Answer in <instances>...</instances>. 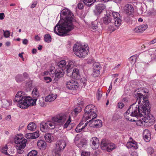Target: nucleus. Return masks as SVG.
<instances>
[{"instance_id": "obj_18", "label": "nucleus", "mask_w": 156, "mask_h": 156, "mask_svg": "<svg viewBox=\"0 0 156 156\" xmlns=\"http://www.w3.org/2000/svg\"><path fill=\"white\" fill-rule=\"evenodd\" d=\"M37 145L39 149L43 150L46 148L47 144L44 140H39L37 142Z\"/></svg>"}, {"instance_id": "obj_5", "label": "nucleus", "mask_w": 156, "mask_h": 156, "mask_svg": "<svg viewBox=\"0 0 156 156\" xmlns=\"http://www.w3.org/2000/svg\"><path fill=\"white\" fill-rule=\"evenodd\" d=\"M136 102L134 103L131 105L129 108L127 110L126 112L124 114V116L126 119L127 120L130 121H135L133 119H130L129 116L135 117H141L144 115L142 108L141 107L142 105H140L141 109L140 106L136 104ZM143 103L142 102L141 104Z\"/></svg>"}, {"instance_id": "obj_29", "label": "nucleus", "mask_w": 156, "mask_h": 156, "mask_svg": "<svg viewBox=\"0 0 156 156\" xmlns=\"http://www.w3.org/2000/svg\"><path fill=\"white\" fill-rule=\"evenodd\" d=\"M66 64V62L64 60H61L57 63V66L59 67L58 68H61L63 69Z\"/></svg>"}, {"instance_id": "obj_17", "label": "nucleus", "mask_w": 156, "mask_h": 156, "mask_svg": "<svg viewBox=\"0 0 156 156\" xmlns=\"http://www.w3.org/2000/svg\"><path fill=\"white\" fill-rule=\"evenodd\" d=\"M64 71L63 69L58 68L55 72V78L58 79L63 76Z\"/></svg>"}, {"instance_id": "obj_28", "label": "nucleus", "mask_w": 156, "mask_h": 156, "mask_svg": "<svg viewBox=\"0 0 156 156\" xmlns=\"http://www.w3.org/2000/svg\"><path fill=\"white\" fill-rule=\"evenodd\" d=\"M36 128V124L33 122H31L29 123L27 126V128L28 130L33 131Z\"/></svg>"}, {"instance_id": "obj_63", "label": "nucleus", "mask_w": 156, "mask_h": 156, "mask_svg": "<svg viewBox=\"0 0 156 156\" xmlns=\"http://www.w3.org/2000/svg\"><path fill=\"white\" fill-rule=\"evenodd\" d=\"M127 145L128 148H131L132 147H133V145L132 144L131 142L127 143Z\"/></svg>"}, {"instance_id": "obj_56", "label": "nucleus", "mask_w": 156, "mask_h": 156, "mask_svg": "<svg viewBox=\"0 0 156 156\" xmlns=\"http://www.w3.org/2000/svg\"><path fill=\"white\" fill-rule=\"evenodd\" d=\"M77 7L79 9H82L83 7V3L80 2L77 5Z\"/></svg>"}, {"instance_id": "obj_55", "label": "nucleus", "mask_w": 156, "mask_h": 156, "mask_svg": "<svg viewBox=\"0 0 156 156\" xmlns=\"http://www.w3.org/2000/svg\"><path fill=\"white\" fill-rule=\"evenodd\" d=\"M23 79L24 80H25L28 79L29 77V76L28 74L26 72L24 73L23 74Z\"/></svg>"}, {"instance_id": "obj_7", "label": "nucleus", "mask_w": 156, "mask_h": 156, "mask_svg": "<svg viewBox=\"0 0 156 156\" xmlns=\"http://www.w3.org/2000/svg\"><path fill=\"white\" fill-rule=\"evenodd\" d=\"M89 47L87 45L84 46L81 45L75 44L73 47V51L75 54L80 58H84L89 52Z\"/></svg>"}, {"instance_id": "obj_10", "label": "nucleus", "mask_w": 156, "mask_h": 156, "mask_svg": "<svg viewBox=\"0 0 156 156\" xmlns=\"http://www.w3.org/2000/svg\"><path fill=\"white\" fill-rule=\"evenodd\" d=\"M111 13H109L108 11H107L105 16L102 18V22L105 25L111 26V30L114 31L115 29L112 27L113 22V19L111 17Z\"/></svg>"}, {"instance_id": "obj_13", "label": "nucleus", "mask_w": 156, "mask_h": 156, "mask_svg": "<svg viewBox=\"0 0 156 156\" xmlns=\"http://www.w3.org/2000/svg\"><path fill=\"white\" fill-rule=\"evenodd\" d=\"M65 141L63 140L58 141L56 143L55 149L56 151H61L63 150L66 146Z\"/></svg>"}, {"instance_id": "obj_48", "label": "nucleus", "mask_w": 156, "mask_h": 156, "mask_svg": "<svg viewBox=\"0 0 156 156\" xmlns=\"http://www.w3.org/2000/svg\"><path fill=\"white\" fill-rule=\"evenodd\" d=\"M4 32V35L5 37L6 38H8L9 37L10 35V33L8 30L5 31L3 30Z\"/></svg>"}, {"instance_id": "obj_38", "label": "nucleus", "mask_w": 156, "mask_h": 156, "mask_svg": "<svg viewBox=\"0 0 156 156\" xmlns=\"http://www.w3.org/2000/svg\"><path fill=\"white\" fill-rule=\"evenodd\" d=\"M95 2V0H83V3L87 5V3H90L87 5L88 6H90Z\"/></svg>"}, {"instance_id": "obj_16", "label": "nucleus", "mask_w": 156, "mask_h": 156, "mask_svg": "<svg viewBox=\"0 0 156 156\" xmlns=\"http://www.w3.org/2000/svg\"><path fill=\"white\" fill-rule=\"evenodd\" d=\"M148 27L147 25L144 24L136 27L134 29V31L136 33H142Z\"/></svg>"}, {"instance_id": "obj_36", "label": "nucleus", "mask_w": 156, "mask_h": 156, "mask_svg": "<svg viewBox=\"0 0 156 156\" xmlns=\"http://www.w3.org/2000/svg\"><path fill=\"white\" fill-rule=\"evenodd\" d=\"M9 101L7 100H4L2 102V107L4 108H6L10 105Z\"/></svg>"}, {"instance_id": "obj_39", "label": "nucleus", "mask_w": 156, "mask_h": 156, "mask_svg": "<svg viewBox=\"0 0 156 156\" xmlns=\"http://www.w3.org/2000/svg\"><path fill=\"white\" fill-rule=\"evenodd\" d=\"M137 57V55H136L131 56L129 58V60L131 61V64H133L136 61V58Z\"/></svg>"}, {"instance_id": "obj_52", "label": "nucleus", "mask_w": 156, "mask_h": 156, "mask_svg": "<svg viewBox=\"0 0 156 156\" xmlns=\"http://www.w3.org/2000/svg\"><path fill=\"white\" fill-rule=\"evenodd\" d=\"M85 127V126H83L81 128V129H78V128L76 129H75V130L76 133H79L82 131H84V129Z\"/></svg>"}, {"instance_id": "obj_1", "label": "nucleus", "mask_w": 156, "mask_h": 156, "mask_svg": "<svg viewBox=\"0 0 156 156\" xmlns=\"http://www.w3.org/2000/svg\"><path fill=\"white\" fill-rule=\"evenodd\" d=\"M73 15L67 9H62L60 13V20L54 28V32L60 36H65L74 28L73 22L75 20Z\"/></svg>"}, {"instance_id": "obj_44", "label": "nucleus", "mask_w": 156, "mask_h": 156, "mask_svg": "<svg viewBox=\"0 0 156 156\" xmlns=\"http://www.w3.org/2000/svg\"><path fill=\"white\" fill-rule=\"evenodd\" d=\"M39 131H36L35 132L32 133L33 134V139H35L38 138L39 136Z\"/></svg>"}, {"instance_id": "obj_40", "label": "nucleus", "mask_w": 156, "mask_h": 156, "mask_svg": "<svg viewBox=\"0 0 156 156\" xmlns=\"http://www.w3.org/2000/svg\"><path fill=\"white\" fill-rule=\"evenodd\" d=\"M71 122V118L70 116H69V119L67 120L66 122L63 125V128H66L68 127L69 126H70V123Z\"/></svg>"}, {"instance_id": "obj_26", "label": "nucleus", "mask_w": 156, "mask_h": 156, "mask_svg": "<svg viewBox=\"0 0 156 156\" xmlns=\"http://www.w3.org/2000/svg\"><path fill=\"white\" fill-rule=\"evenodd\" d=\"M113 25L117 27L118 28L121 24L122 20L120 18H117L115 19H113Z\"/></svg>"}, {"instance_id": "obj_43", "label": "nucleus", "mask_w": 156, "mask_h": 156, "mask_svg": "<svg viewBox=\"0 0 156 156\" xmlns=\"http://www.w3.org/2000/svg\"><path fill=\"white\" fill-rule=\"evenodd\" d=\"M100 73V71L98 69V70H93L92 75L94 77H98Z\"/></svg>"}, {"instance_id": "obj_58", "label": "nucleus", "mask_w": 156, "mask_h": 156, "mask_svg": "<svg viewBox=\"0 0 156 156\" xmlns=\"http://www.w3.org/2000/svg\"><path fill=\"white\" fill-rule=\"evenodd\" d=\"M90 154L88 152H83L81 153V156H89Z\"/></svg>"}, {"instance_id": "obj_11", "label": "nucleus", "mask_w": 156, "mask_h": 156, "mask_svg": "<svg viewBox=\"0 0 156 156\" xmlns=\"http://www.w3.org/2000/svg\"><path fill=\"white\" fill-rule=\"evenodd\" d=\"M101 145L102 149H106L108 152H110L116 148L114 144L109 142L105 139L102 140Z\"/></svg>"}, {"instance_id": "obj_41", "label": "nucleus", "mask_w": 156, "mask_h": 156, "mask_svg": "<svg viewBox=\"0 0 156 156\" xmlns=\"http://www.w3.org/2000/svg\"><path fill=\"white\" fill-rule=\"evenodd\" d=\"M37 152L36 150H34L30 152L27 156H37Z\"/></svg>"}, {"instance_id": "obj_8", "label": "nucleus", "mask_w": 156, "mask_h": 156, "mask_svg": "<svg viewBox=\"0 0 156 156\" xmlns=\"http://www.w3.org/2000/svg\"><path fill=\"white\" fill-rule=\"evenodd\" d=\"M14 142L17 144L16 148L17 152L21 154L23 152L24 149L26 145L27 140L23 137L22 136L17 135L14 138Z\"/></svg>"}, {"instance_id": "obj_4", "label": "nucleus", "mask_w": 156, "mask_h": 156, "mask_svg": "<svg viewBox=\"0 0 156 156\" xmlns=\"http://www.w3.org/2000/svg\"><path fill=\"white\" fill-rule=\"evenodd\" d=\"M144 105L141 107L144 115L141 119H140L136 121V124L138 126H149L152 125L154 122L152 115L150 113V107L148 101H146Z\"/></svg>"}, {"instance_id": "obj_23", "label": "nucleus", "mask_w": 156, "mask_h": 156, "mask_svg": "<svg viewBox=\"0 0 156 156\" xmlns=\"http://www.w3.org/2000/svg\"><path fill=\"white\" fill-rule=\"evenodd\" d=\"M87 142L86 140L84 139H82L77 143V146L79 148H82L83 147H85L86 146Z\"/></svg>"}, {"instance_id": "obj_45", "label": "nucleus", "mask_w": 156, "mask_h": 156, "mask_svg": "<svg viewBox=\"0 0 156 156\" xmlns=\"http://www.w3.org/2000/svg\"><path fill=\"white\" fill-rule=\"evenodd\" d=\"M102 94V92L101 91L98 90L97 93V98L98 100L101 99Z\"/></svg>"}, {"instance_id": "obj_42", "label": "nucleus", "mask_w": 156, "mask_h": 156, "mask_svg": "<svg viewBox=\"0 0 156 156\" xmlns=\"http://www.w3.org/2000/svg\"><path fill=\"white\" fill-rule=\"evenodd\" d=\"M38 103L41 106L43 107L47 105L44 102V100L42 97L39 99Z\"/></svg>"}, {"instance_id": "obj_62", "label": "nucleus", "mask_w": 156, "mask_h": 156, "mask_svg": "<svg viewBox=\"0 0 156 156\" xmlns=\"http://www.w3.org/2000/svg\"><path fill=\"white\" fill-rule=\"evenodd\" d=\"M112 83H111L110 84V86L109 87L108 89V91H107V93L106 94L107 95L109 93V92H110L111 90L112 89Z\"/></svg>"}, {"instance_id": "obj_64", "label": "nucleus", "mask_w": 156, "mask_h": 156, "mask_svg": "<svg viewBox=\"0 0 156 156\" xmlns=\"http://www.w3.org/2000/svg\"><path fill=\"white\" fill-rule=\"evenodd\" d=\"M37 4V2L36 1L34 2L32 4L31 6V8H33L35 7L36 5Z\"/></svg>"}, {"instance_id": "obj_61", "label": "nucleus", "mask_w": 156, "mask_h": 156, "mask_svg": "<svg viewBox=\"0 0 156 156\" xmlns=\"http://www.w3.org/2000/svg\"><path fill=\"white\" fill-rule=\"evenodd\" d=\"M124 104L122 102H119L118 104V107L120 108H122L124 106Z\"/></svg>"}, {"instance_id": "obj_27", "label": "nucleus", "mask_w": 156, "mask_h": 156, "mask_svg": "<svg viewBox=\"0 0 156 156\" xmlns=\"http://www.w3.org/2000/svg\"><path fill=\"white\" fill-rule=\"evenodd\" d=\"M108 12L111 13V17L114 18L113 19H115L117 18H120V15L117 12H113L112 11H108Z\"/></svg>"}, {"instance_id": "obj_15", "label": "nucleus", "mask_w": 156, "mask_h": 156, "mask_svg": "<svg viewBox=\"0 0 156 156\" xmlns=\"http://www.w3.org/2000/svg\"><path fill=\"white\" fill-rule=\"evenodd\" d=\"M90 142L92 143V148L94 149H97L99 145L98 139L96 137H94L91 139Z\"/></svg>"}, {"instance_id": "obj_6", "label": "nucleus", "mask_w": 156, "mask_h": 156, "mask_svg": "<svg viewBox=\"0 0 156 156\" xmlns=\"http://www.w3.org/2000/svg\"><path fill=\"white\" fill-rule=\"evenodd\" d=\"M68 116L65 114H60L52 118V121H49L46 122L48 129H53L55 127L56 124L58 123L62 125L67 119Z\"/></svg>"}, {"instance_id": "obj_47", "label": "nucleus", "mask_w": 156, "mask_h": 156, "mask_svg": "<svg viewBox=\"0 0 156 156\" xmlns=\"http://www.w3.org/2000/svg\"><path fill=\"white\" fill-rule=\"evenodd\" d=\"M144 140L147 142L150 141L151 139V135H143Z\"/></svg>"}, {"instance_id": "obj_51", "label": "nucleus", "mask_w": 156, "mask_h": 156, "mask_svg": "<svg viewBox=\"0 0 156 156\" xmlns=\"http://www.w3.org/2000/svg\"><path fill=\"white\" fill-rule=\"evenodd\" d=\"M33 134L32 133H28L26 135V138L28 139H33Z\"/></svg>"}, {"instance_id": "obj_9", "label": "nucleus", "mask_w": 156, "mask_h": 156, "mask_svg": "<svg viewBox=\"0 0 156 156\" xmlns=\"http://www.w3.org/2000/svg\"><path fill=\"white\" fill-rule=\"evenodd\" d=\"M139 89H138L137 90H136L134 92V96L137 99L136 102L139 105H140L141 102L142 101L143 103L142 104V106L143 105H144V104L145 103L146 101H148V103L149 104V101L147 100L146 99V97H144V95H143V93H148V90H142L140 91H139Z\"/></svg>"}, {"instance_id": "obj_31", "label": "nucleus", "mask_w": 156, "mask_h": 156, "mask_svg": "<svg viewBox=\"0 0 156 156\" xmlns=\"http://www.w3.org/2000/svg\"><path fill=\"white\" fill-rule=\"evenodd\" d=\"M40 129L41 131L43 132H45L47 131L48 129V127H47L46 123H42L41 124Z\"/></svg>"}, {"instance_id": "obj_53", "label": "nucleus", "mask_w": 156, "mask_h": 156, "mask_svg": "<svg viewBox=\"0 0 156 156\" xmlns=\"http://www.w3.org/2000/svg\"><path fill=\"white\" fill-rule=\"evenodd\" d=\"M86 79L84 77H83L82 78H81L80 80V81L81 83H82L84 85V86H85L86 84Z\"/></svg>"}, {"instance_id": "obj_49", "label": "nucleus", "mask_w": 156, "mask_h": 156, "mask_svg": "<svg viewBox=\"0 0 156 156\" xmlns=\"http://www.w3.org/2000/svg\"><path fill=\"white\" fill-rule=\"evenodd\" d=\"M74 62H75L73 60L69 61L67 66L73 68L74 66Z\"/></svg>"}, {"instance_id": "obj_33", "label": "nucleus", "mask_w": 156, "mask_h": 156, "mask_svg": "<svg viewBox=\"0 0 156 156\" xmlns=\"http://www.w3.org/2000/svg\"><path fill=\"white\" fill-rule=\"evenodd\" d=\"M72 67H67L66 71L67 72V74L68 76H72L73 70Z\"/></svg>"}, {"instance_id": "obj_57", "label": "nucleus", "mask_w": 156, "mask_h": 156, "mask_svg": "<svg viewBox=\"0 0 156 156\" xmlns=\"http://www.w3.org/2000/svg\"><path fill=\"white\" fill-rule=\"evenodd\" d=\"M129 16L127 15L126 16H125L124 18V20L127 23H128L130 20V17Z\"/></svg>"}, {"instance_id": "obj_14", "label": "nucleus", "mask_w": 156, "mask_h": 156, "mask_svg": "<svg viewBox=\"0 0 156 156\" xmlns=\"http://www.w3.org/2000/svg\"><path fill=\"white\" fill-rule=\"evenodd\" d=\"M124 10L126 15L128 16L132 15L134 11L132 5L130 4L126 5L124 7Z\"/></svg>"}, {"instance_id": "obj_54", "label": "nucleus", "mask_w": 156, "mask_h": 156, "mask_svg": "<svg viewBox=\"0 0 156 156\" xmlns=\"http://www.w3.org/2000/svg\"><path fill=\"white\" fill-rule=\"evenodd\" d=\"M44 80L47 83H49L51 82L52 80L51 78L49 77H44Z\"/></svg>"}, {"instance_id": "obj_20", "label": "nucleus", "mask_w": 156, "mask_h": 156, "mask_svg": "<svg viewBox=\"0 0 156 156\" xmlns=\"http://www.w3.org/2000/svg\"><path fill=\"white\" fill-rule=\"evenodd\" d=\"M57 96L53 94H49L46 97L45 101L46 102H50L54 101L56 98Z\"/></svg>"}, {"instance_id": "obj_24", "label": "nucleus", "mask_w": 156, "mask_h": 156, "mask_svg": "<svg viewBox=\"0 0 156 156\" xmlns=\"http://www.w3.org/2000/svg\"><path fill=\"white\" fill-rule=\"evenodd\" d=\"M45 139L47 142L51 143L53 141V136L52 134L48 133L46 134L44 136Z\"/></svg>"}, {"instance_id": "obj_21", "label": "nucleus", "mask_w": 156, "mask_h": 156, "mask_svg": "<svg viewBox=\"0 0 156 156\" xmlns=\"http://www.w3.org/2000/svg\"><path fill=\"white\" fill-rule=\"evenodd\" d=\"M105 8V5L103 4H100L96 6V10L98 14H100Z\"/></svg>"}, {"instance_id": "obj_19", "label": "nucleus", "mask_w": 156, "mask_h": 156, "mask_svg": "<svg viewBox=\"0 0 156 156\" xmlns=\"http://www.w3.org/2000/svg\"><path fill=\"white\" fill-rule=\"evenodd\" d=\"M72 76L74 79H79L80 77L79 69L76 68L73 69Z\"/></svg>"}, {"instance_id": "obj_35", "label": "nucleus", "mask_w": 156, "mask_h": 156, "mask_svg": "<svg viewBox=\"0 0 156 156\" xmlns=\"http://www.w3.org/2000/svg\"><path fill=\"white\" fill-rule=\"evenodd\" d=\"M93 70H100L101 68V66L100 64L97 62H96L94 63L93 65Z\"/></svg>"}, {"instance_id": "obj_46", "label": "nucleus", "mask_w": 156, "mask_h": 156, "mask_svg": "<svg viewBox=\"0 0 156 156\" xmlns=\"http://www.w3.org/2000/svg\"><path fill=\"white\" fill-rule=\"evenodd\" d=\"M7 146H5L2 148L1 150V151L2 153L5 154H8V153L7 151Z\"/></svg>"}, {"instance_id": "obj_25", "label": "nucleus", "mask_w": 156, "mask_h": 156, "mask_svg": "<svg viewBox=\"0 0 156 156\" xmlns=\"http://www.w3.org/2000/svg\"><path fill=\"white\" fill-rule=\"evenodd\" d=\"M147 152L149 154L151 155V156H156V151L152 147H150L147 148Z\"/></svg>"}, {"instance_id": "obj_12", "label": "nucleus", "mask_w": 156, "mask_h": 156, "mask_svg": "<svg viewBox=\"0 0 156 156\" xmlns=\"http://www.w3.org/2000/svg\"><path fill=\"white\" fill-rule=\"evenodd\" d=\"M66 87L68 89L74 90H76L78 87L79 85L77 82L74 80H70L66 83Z\"/></svg>"}, {"instance_id": "obj_60", "label": "nucleus", "mask_w": 156, "mask_h": 156, "mask_svg": "<svg viewBox=\"0 0 156 156\" xmlns=\"http://www.w3.org/2000/svg\"><path fill=\"white\" fill-rule=\"evenodd\" d=\"M61 151H56V149L55 150L54 153V155L55 156H60L61 155L59 154V152Z\"/></svg>"}, {"instance_id": "obj_32", "label": "nucleus", "mask_w": 156, "mask_h": 156, "mask_svg": "<svg viewBox=\"0 0 156 156\" xmlns=\"http://www.w3.org/2000/svg\"><path fill=\"white\" fill-rule=\"evenodd\" d=\"M15 80L18 83H20L24 81L23 75L21 74L17 75L15 77Z\"/></svg>"}, {"instance_id": "obj_34", "label": "nucleus", "mask_w": 156, "mask_h": 156, "mask_svg": "<svg viewBox=\"0 0 156 156\" xmlns=\"http://www.w3.org/2000/svg\"><path fill=\"white\" fill-rule=\"evenodd\" d=\"M98 22L96 20L92 22L91 28L93 30H96L98 28Z\"/></svg>"}, {"instance_id": "obj_50", "label": "nucleus", "mask_w": 156, "mask_h": 156, "mask_svg": "<svg viewBox=\"0 0 156 156\" xmlns=\"http://www.w3.org/2000/svg\"><path fill=\"white\" fill-rule=\"evenodd\" d=\"M151 135V132L148 129H145L144 130L143 133V135Z\"/></svg>"}, {"instance_id": "obj_37", "label": "nucleus", "mask_w": 156, "mask_h": 156, "mask_svg": "<svg viewBox=\"0 0 156 156\" xmlns=\"http://www.w3.org/2000/svg\"><path fill=\"white\" fill-rule=\"evenodd\" d=\"M44 39L46 42L49 43L51 41V37L49 34H46L44 37Z\"/></svg>"}, {"instance_id": "obj_59", "label": "nucleus", "mask_w": 156, "mask_h": 156, "mask_svg": "<svg viewBox=\"0 0 156 156\" xmlns=\"http://www.w3.org/2000/svg\"><path fill=\"white\" fill-rule=\"evenodd\" d=\"M131 142L132 144L133 145V147L134 148L136 149L138 148L137 145H136V142L135 141H133Z\"/></svg>"}, {"instance_id": "obj_3", "label": "nucleus", "mask_w": 156, "mask_h": 156, "mask_svg": "<svg viewBox=\"0 0 156 156\" xmlns=\"http://www.w3.org/2000/svg\"><path fill=\"white\" fill-rule=\"evenodd\" d=\"M96 108L92 105H87L85 108V113L83 115L84 119L87 120L91 119L89 121L90 126L93 127L99 128L102 126V121L100 120H94L97 116L95 111Z\"/></svg>"}, {"instance_id": "obj_30", "label": "nucleus", "mask_w": 156, "mask_h": 156, "mask_svg": "<svg viewBox=\"0 0 156 156\" xmlns=\"http://www.w3.org/2000/svg\"><path fill=\"white\" fill-rule=\"evenodd\" d=\"M81 108L80 106L76 107L72 112V113L75 116L81 111Z\"/></svg>"}, {"instance_id": "obj_22", "label": "nucleus", "mask_w": 156, "mask_h": 156, "mask_svg": "<svg viewBox=\"0 0 156 156\" xmlns=\"http://www.w3.org/2000/svg\"><path fill=\"white\" fill-rule=\"evenodd\" d=\"M148 52L152 59H156V48H153L149 49Z\"/></svg>"}, {"instance_id": "obj_2", "label": "nucleus", "mask_w": 156, "mask_h": 156, "mask_svg": "<svg viewBox=\"0 0 156 156\" xmlns=\"http://www.w3.org/2000/svg\"><path fill=\"white\" fill-rule=\"evenodd\" d=\"M32 95L34 98L26 96L23 92L18 91L15 98V100L18 102V106L23 109L28 108L30 106H35L36 101L40 96L38 89L34 88L32 92Z\"/></svg>"}]
</instances>
